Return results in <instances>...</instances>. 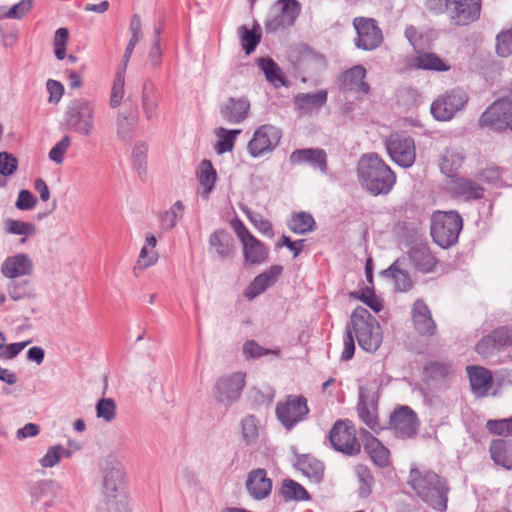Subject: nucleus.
<instances>
[{
	"mask_svg": "<svg viewBox=\"0 0 512 512\" xmlns=\"http://www.w3.org/2000/svg\"><path fill=\"white\" fill-rule=\"evenodd\" d=\"M496 41V53L500 57L510 56L512 54V27L499 33Z\"/></svg>",
	"mask_w": 512,
	"mask_h": 512,
	"instance_id": "nucleus-62",
	"label": "nucleus"
},
{
	"mask_svg": "<svg viewBox=\"0 0 512 512\" xmlns=\"http://www.w3.org/2000/svg\"><path fill=\"white\" fill-rule=\"evenodd\" d=\"M329 440L334 450L347 456H355L361 450L356 429L348 420H338L332 426Z\"/></svg>",
	"mask_w": 512,
	"mask_h": 512,
	"instance_id": "nucleus-13",
	"label": "nucleus"
},
{
	"mask_svg": "<svg viewBox=\"0 0 512 512\" xmlns=\"http://www.w3.org/2000/svg\"><path fill=\"white\" fill-rule=\"evenodd\" d=\"M496 41V53L500 57L510 56L512 54V27L499 33Z\"/></svg>",
	"mask_w": 512,
	"mask_h": 512,
	"instance_id": "nucleus-60",
	"label": "nucleus"
},
{
	"mask_svg": "<svg viewBox=\"0 0 512 512\" xmlns=\"http://www.w3.org/2000/svg\"><path fill=\"white\" fill-rule=\"evenodd\" d=\"M209 247L220 260H227L234 254V238L225 229L215 230L209 237Z\"/></svg>",
	"mask_w": 512,
	"mask_h": 512,
	"instance_id": "nucleus-25",
	"label": "nucleus"
},
{
	"mask_svg": "<svg viewBox=\"0 0 512 512\" xmlns=\"http://www.w3.org/2000/svg\"><path fill=\"white\" fill-rule=\"evenodd\" d=\"M289 229L296 234H307L314 230L315 220L310 213H294L287 222Z\"/></svg>",
	"mask_w": 512,
	"mask_h": 512,
	"instance_id": "nucleus-44",
	"label": "nucleus"
},
{
	"mask_svg": "<svg viewBox=\"0 0 512 512\" xmlns=\"http://www.w3.org/2000/svg\"><path fill=\"white\" fill-rule=\"evenodd\" d=\"M412 319L415 329L422 335H433L436 324L426 303L419 299L412 307Z\"/></svg>",
	"mask_w": 512,
	"mask_h": 512,
	"instance_id": "nucleus-27",
	"label": "nucleus"
},
{
	"mask_svg": "<svg viewBox=\"0 0 512 512\" xmlns=\"http://www.w3.org/2000/svg\"><path fill=\"white\" fill-rule=\"evenodd\" d=\"M464 155L457 149H446L440 160L441 172L448 177H453L464 162Z\"/></svg>",
	"mask_w": 512,
	"mask_h": 512,
	"instance_id": "nucleus-39",
	"label": "nucleus"
},
{
	"mask_svg": "<svg viewBox=\"0 0 512 512\" xmlns=\"http://www.w3.org/2000/svg\"><path fill=\"white\" fill-rule=\"evenodd\" d=\"M125 72L124 69H118L113 82L110 106L116 108L120 105L124 96Z\"/></svg>",
	"mask_w": 512,
	"mask_h": 512,
	"instance_id": "nucleus-53",
	"label": "nucleus"
},
{
	"mask_svg": "<svg viewBox=\"0 0 512 512\" xmlns=\"http://www.w3.org/2000/svg\"><path fill=\"white\" fill-rule=\"evenodd\" d=\"M57 484L53 480H41L34 483L29 491L31 504L34 506L43 499L53 500L57 493Z\"/></svg>",
	"mask_w": 512,
	"mask_h": 512,
	"instance_id": "nucleus-38",
	"label": "nucleus"
},
{
	"mask_svg": "<svg viewBox=\"0 0 512 512\" xmlns=\"http://www.w3.org/2000/svg\"><path fill=\"white\" fill-rule=\"evenodd\" d=\"M250 111V102L245 97H229L220 104L219 113L223 121L237 125L244 122Z\"/></svg>",
	"mask_w": 512,
	"mask_h": 512,
	"instance_id": "nucleus-18",
	"label": "nucleus"
},
{
	"mask_svg": "<svg viewBox=\"0 0 512 512\" xmlns=\"http://www.w3.org/2000/svg\"><path fill=\"white\" fill-rule=\"evenodd\" d=\"M71 145V138L69 135H65L62 139L57 142L49 151L48 157L51 161L56 164H62L64 156Z\"/></svg>",
	"mask_w": 512,
	"mask_h": 512,
	"instance_id": "nucleus-63",
	"label": "nucleus"
},
{
	"mask_svg": "<svg viewBox=\"0 0 512 512\" xmlns=\"http://www.w3.org/2000/svg\"><path fill=\"white\" fill-rule=\"evenodd\" d=\"M147 147L144 143L136 144L132 150V165L140 177L146 174Z\"/></svg>",
	"mask_w": 512,
	"mask_h": 512,
	"instance_id": "nucleus-57",
	"label": "nucleus"
},
{
	"mask_svg": "<svg viewBox=\"0 0 512 512\" xmlns=\"http://www.w3.org/2000/svg\"><path fill=\"white\" fill-rule=\"evenodd\" d=\"M405 262V258H399L381 272L382 276L394 281L395 289L400 292H406L412 287V280L405 269Z\"/></svg>",
	"mask_w": 512,
	"mask_h": 512,
	"instance_id": "nucleus-31",
	"label": "nucleus"
},
{
	"mask_svg": "<svg viewBox=\"0 0 512 512\" xmlns=\"http://www.w3.org/2000/svg\"><path fill=\"white\" fill-rule=\"evenodd\" d=\"M390 424L400 438H410L417 431L416 413L408 406H401L390 416Z\"/></svg>",
	"mask_w": 512,
	"mask_h": 512,
	"instance_id": "nucleus-17",
	"label": "nucleus"
},
{
	"mask_svg": "<svg viewBox=\"0 0 512 512\" xmlns=\"http://www.w3.org/2000/svg\"><path fill=\"white\" fill-rule=\"evenodd\" d=\"M240 41L242 45V49L244 52L249 55L255 51L257 45L261 40V33L259 27H254L253 29H249L246 26L239 27Z\"/></svg>",
	"mask_w": 512,
	"mask_h": 512,
	"instance_id": "nucleus-48",
	"label": "nucleus"
},
{
	"mask_svg": "<svg viewBox=\"0 0 512 512\" xmlns=\"http://www.w3.org/2000/svg\"><path fill=\"white\" fill-rule=\"evenodd\" d=\"M216 179V170L214 169L211 161L206 159L203 160L199 166L198 180L200 185L204 188L205 197H207L214 189Z\"/></svg>",
	"mask_w": 512,
	"mask_h": 512,
	"instance_id": "nucleus-45",
	"label": "nucleus"
},
{
	"mask_svg": "<svg viewBox=\"0 0 512 512\" xmlns=\"http://www.w3.org/2000/svg\"><path fill=\"white\" fill-rule=\"evenodd\" d=\"M264 430L261 419L254 414H248L240 421L241 440L247 447L257 446Z\"/></svg>",
	"mask_w": 512,
	"mask_h": 512,
	"instance_id": "nucleus-24",
	"label": "nucleus"
},
{
	"mask_svg": "<svg viewBox=\"0 0 512 512\" xmlns=\"http://www.w3.org/2000/svg\"><path fill=\"white\" fill-rule=\"evenodd\" d=\"M301 12L297 0H278L270 9L265 19L267 33L284 31L293 26Z\"/></svg>",
	"mask_w": 512,
	"mask_h": 512,
	"instance_id": "nucleus-7",
	"label": "nucleus"
},
{
	"mask_svg": "<svg viewBox=\"0 0 512 512\" xmlns=\"http://www.w3.org/2000/svg\"><path fill=\"white\" fill-rule=\"evenodd\" d=\"M7 292L11 299L20 301L35 296L34 284L30 279H13L7 285Z\"/></svg>",
	"mask_w": 512,
	"mask_h": 512,
	"instance_id": "nucleus-37",
	"label": "nucleus"
},
{
	"mask_svg": "<svg viewBox=\"0 0 512 512\" xmlns=\"http://www.w3.org/2000/svg\"><path fill=\"white\" fill-rule=\"evenodd\" d=\"M243 354L246 358L258 359L263 356L273 355L280 357V348L268 349L260 346L254 340H247L243 344Z\"/></svg>",
	"mask_w": 512,
	"mask_h": 512,
	"instance_id": "nucleus-51",
	"label": "nucleus"
},
{
	"mask_svg": "<svg viewBox=\"0 0 512 512\" xmlns=\"http://www.w3.org/2000/svg\"><path fill=\"white\" fill-rule=\"evenodd\" d=\"M64 447L61 445L50 446L45 455L39 460V463L44 468H51L57 465L63 457Z\"/></svg>",
	"mask_w": 512,
	"mask_h": 512,
	"instance_id": "nucleus-64",
	"label": "nucleus"
},
{
	"mask_svg": "<svg viewBox=\"0 0 512 512\" xmlns=\"http://www.w3.org/2000/svg\"><path fill=\"white\" fill-rule=\"evenodd\" d=\"M32 272L33 262L24 253L7 257L1 265L2 275L11 280L30 276Z\"/></svg>",
	"mask_w": 512,
	"mask_h": 512,
	"instance_id": "nucleus-21",
	"label": "nucleus"
},
{
	"mask_svg": "<svg viewBox=\"0 0 512 512\" xmlns=\"http://www.w3.org/2000/svg\"><path fill=\"white\" fill-rule=\"evenodd\" d=\"M466 372L472 393L477 397H485L493 384L491 371L482 366L468 365Z\"/></svg>",
	"mask_w": 512,
	"mask_h": 512,
	"instance_id": "nucleus-22",
	"label": "nucleus"
},
{
	"mask_svg": "<svg viewBox=\"0 0 512 512\" xmlns=\"http://www.w3.org/2000/svg\"><path fill=\"white\" fill-rule=\"evenodd\" d=\"M468 93L462 88H453L439 95L431 104L432 116L438 121H449L468 103Z\"/></svg>",
	"mask_w": 512,
	"mask_h": 512,
	"instance_id": "nucleus-8",
	"label": "nucleus"
},
{
	"mask_svg": "<svg viewBox=\"0 0 512 512\" xmlns=\"http://www.w3.org/2000/svg\"><path fill=\"white\" fill-rule=\"evenodd\" d=\"M240 133V129L218 128L216 130L217 141L214 146L217 154L230 152L234 148L236 138Z\"/></svg>",
	"mask_w": 512,
	"mask_h": 512,
	"instance_id": "nucleus-40",
	"label": "nucleus"
},
{
	"mask_svg": "<svg viewBox=\"0 0 512 512\" xmlns=\"http://www.w3.org/2000/svg\"><path fill=\"white\" fill-rule=\"evenodd\" d=\"M366 69L362 65H355L344 71L340 76V85L345 90H355L358 93L368 94L370 86L364 81Z\"/></svg>",
	"mask_w": 512,
	"mask_h": 512,
	"instance_id": "nucleus-26",
	"label": "nucleus"
},
{
	"mask_svg": "<svg viewBox=\"0 0 512 512\" xmlns=\"http://www.w3.org/2000/svg\"><path fill=\"white\" fill-rule=\"evenodd\" d=\"M496 41V53L500 57L510 56L512 54V27L499 33Z\"/></svg>",
	"mask_w": 512,
	"mask_h": 512,
	"instance_id": "nucleus-61",
	"label": "nucleus"
},
{
	"mask_svg": "<svg viewBox=\"0 0 512 512\" xmlns=\"http://www.w3.org/2000/svg\"><path fill=\"white\" fill-rule=\"evenodd\" d=\"M137 121L138 118L135 115L118 113L116 120L117 136L122 142L129 143L132 140Z\"/></svg>",
	"mask_w": 512,
	"mask_h": 512,
	"instance_id": "nucleus-43",
	"label": "nucleus"
},
{
	"mask_svg": "<svg viewBox=\"0 0 512 512\" xmlns=\"http://www.w3.org/2000/svg\"><path fill=\"white\" fill-rule=\"evenodd\" d=\"M5 229L9 234L26 236L34 234L36 230L33 223L14 219L5 221Z\"/></svg>",
	"mask_w": 512,
	"mask_h": 512,
	"instance_id": "nucleus-58",
	"label": "nucleus"
},
{
	"mask_svg": "<svg viewBox=\"0 0 512 512\" xmlns=\"http://www.w3.org/2000/svg\"><path fill=\"white\" fill-rule=\"evenodd\" d=\"M183 212V203L181 201H176L169 210L158 215L161 228L166 231L173 229L176 226L178 219L182 218Z\"/></svg>",
	"mask_w": 512,
	"mask_h": 512,
	"instance_id": "nucleus-46",
	"label": "nucleus"
},
{
	"mask_svg": "<svg viewBox=\"0 0 512 512\" xmlns=\"http://www.w3.org/2000/svg\"><path fill=\"white\" fill-rule=\"evenodd\" d=\"M511 93L494 101L481 115L479 125L500 132L510 128L512 122V81Z\"/></svg>",
	"mask_w": 512,
	"mask_h": 512,
	"instance_id": "nucleus-9",
	"label": "nucleus"
},
{
	"mask_svg": "<svg viewBox=\"0 0 512 512\" xmlns=\"http://www.w3.org/2000/svg\"><path fill=\"white\" fill-rule=\"evenodd\" d=\"M95 105L84 98L71 100L63 115V123L68 130L82 136L91 135L94 129Z\"/></svg>",
	"mask_w": 512,
	"mask_h": 512,
	"instance_id": "nucleus-6",
	"label": "nucleus"
},
{
	"mask_svg": "<svg viewBox=\"0 0 512 512\" xmlns=\"http://www.w3.org/2000/svg\"><path fill=\"white\" fill-rule=\"evenodd\" d=\"M351 330L358 345L366 352L373 353L378 350L382 341V329L377 319L362 307H356L350 317Z\"/></svg>",
	"mask_w": 512,
	"mask_h": 512,
	"instance_id": "nucleus-4",
	"label": "nucleus"
},
{
	"mask_svg": "<svg viewBox=\"0 0 512 512\" xmlns=\"http://www.w3.org/2000/svg\"><path fill=\"white\" fill-rule=\"evenodd\" d=\"M259 66L263 71L265 78L276 88L286 85L285 78L283 77L280 67L272 58H260Z\"/></svg>",
	"mask_w": 512,
	"mask_h": 512,
	"instance_id": "nucleus-41",
	"label": "nucleus"
},
{
	"mask_svg": "<svg viewBox=\"0 0 512 512\" xmlns=\"http://www.w3.org/2000/svg\"><path fill=\"white\" fill-rule=\"evenodd\" d=\"M362 187L371 195H387L396 183L392 169L376 154H364L357 166Z\"/></svg>",
	"mask_w": 512,
	"mask_h": 512,
	"instance_id": "nucleus-1",
	"label": "nucleus"
},
{
	"mask_svg": "<svg viewBox=\"0 0 512 512\" xmlns=\"http://www.w3.org/2000/svg\"><path fill=\"white\" fill-rule=\"evenodd\" d=\"M279 493L285 502L309 501L311 499L310 494L304 486L293 479L283 480Z\"/></svg>",
	"mask_w": 512,
	"mask_h": 512,
	"instance_id": "nucleus-36",
	"label": "nucleus"
},
{
	"mask_svg": "<svg viewBox=\"0 0 512 512\" xmlns=\"http://www.w3.org/2000/svg\"><path fill=\"white\" fill-rule=\"evenodd\" d=\"M245 373L241 371L225 374L215 383L213 396L215 400L226 408L236 403L245 387Z\"/></svg>",
	"mask_w": 512,
	"mask_h": 512,
	"instance_id": "nucleus-11",
	"label": "nucleus"
},
{
	"mask_svg": "<svg viewBox=\"0 0 512 512\" xmlns=\"http://www.w3.org/2000/svg\"><path fill=\"white\" fill-rule=\"evenodd\" d=\"M328 98L326 90H319L315 93H299L294 98V104L299 111L309 112L321 108Z\"/></svg>",
	"mask_w": 512,
	"mask_h": 512,
	"instance_id": "nucleus-34",
	"label": "nucleus"
},
{
	"mask_svg": "<svg viewBox=\"0 0 512 512\" xmlns=\"http://www.w3.org/2000/svg\"><path fill=\"white\" fill-rule=\"evenodd\" d=\"M391 160L402 168H410L416 160L414 139L405 133H393L385 141Z\"/></svg>",
	"mask_w": 512,
	"mask_h": 512,
	"instance_id": "nucleus-12",
	"label": "nucleus"
},
{
	"mask_svg": "<svg viewBox=\"0 0 512 512\" xmlns=\"http://www.w3.org/2000/svg\"><path fill=\"white\" fill-rule=\"evenodd\" d=\"M408 256L414 267L424 273L432 271L436 264L435 257L432 255L428 246L424 244L412 246L408 252Z\"/></svg>",
	"mask_w": 512,
	"mask_h": 512,
	"instance_id": "nucleus-33",
	"label": "nucleus"
},
{
	"mask_svg": "<svg viewBox=\"0 0 512 512\" xmlns=\"http://www.w3.org/2000/svg\"><path fill=\"white\" fill-rule=\"evenodd\" d=\"M487 430L495 435L510 436L512 439V416L503 419L488 420Z\"/></svg>",
	"mask_w": 512,
	"mask_h": 512,
	"instance_id": "nucleus-56",
	"label": "nucleus"
},
{
	"mask_svg": "<svg viewBox=\"0 0 512 512\" xmlns=\"http://www.w3.org/2000/svg\"><path fill=\"white\" fill-rule=\"evenodd\" d=\"M246 488L253 499L263 500L271 494L272 481L264 469L258 468L248 474Z\"/></svg>",
	"mask_w": 512,
	"mask_h": 512,
	"instance_id": "nucleus-23",
	"label": "nucleus"
},
{
	"mask_svg": "<svg viewBox=\"0 0 512 512\" xmlns=\"http://www.w3.org/2000/svg\"><path fill=\"white\" fill-rule=\"evenodd\" d=\"M158 107V95L157 90L153 85L148 83L144 84L142 93V109L148 120L152 119L156 115Z\"/></svg>",
	"mask_w": 512,
	"mask_h": 512,
	"instance_id": "nucleus-49",
	"label": "nucleus"
},
{
	"mask_svg": "<svg viewBox=\"0 0 512 512\" xmlns=\"http://www.w3.org/2000/svg\"><path fill=\"white\" fill-rule=\"evenodd\" d=\"M446 8L455 25L465 26L479 19L481 0H446Z\"/></svg>",
	"mask_w": 512,
	"mask_h": 512,
	"instance_id": "nucleus-16",
	"label": "nucleus"
},
{
	"mask_svg": "<svg viewBox=\"0 0 512 512\" xmlns=\"http://www.w3.org/2000/svg\"><path fill=\"white\" fill-rule=\"evenodd\" d=\"M282 137L279 128L271 124H263L256 128L248 142V153L252 158H259L272 153Z\"/></svg>",
	"mask_w": 512,
	"mask_h": 512,
	"instance_id": "nucleus-14",
	"label": "nucleus"
},
{
	"mask_svg": "<svg viewBox=\"0 0 512 512\" xmlns=\"http://www.w3.org/2000/svg\"><path fill=\"white\" fill-rule=\"evenodd\" d=\"M463 228V220L457 211H438L431 218V236L441 248L453 246Z\"/></svg>",
	"mask_w": 512,
	"mask_h": 512,
	"instance_id": "nucleus-5",
	"label": "nucleus"
},
{
	"mask_svg": "<svg viewBox=\"0 0 512 512\" xmlns=\"http://www.w3.org/2000/svg\"><path fill=\"white\" fill-rule=\"evenodd\" d=\"M355 474L358 479V494L361 498H367L371 492L372 487L374 485V477L370 471V469L362 464H359L355 467Z\"/></svg>",
	"mask_w": 512,
	"mask_h": 512,
	"instance_id": "nucleus-47",
	"label": "nucleus"
},
{
	"mask_svg": "<svg viewBox=\"0 0 512 512\" xmlns=\"http://www.w3.org/2000/svg\"><path fill=\"white\" fill-rule=\"evenodd\" d=\"M353 27L357 34L354 44L358 49L373 51L382 44L383 33L375 19L355 17L353 19Z\"/></svg>",
	"mask_w": 512,
	"mask_h": 512,
	"instance_id": "nucleus-15",
	"label": "nucleus"
},
{
	"mask_svg": "<svg viewBox=\"0 0 512 512\" xmlns=\"http://www.w3.org/2000/svg\"><path fill=\"white\" fill-rule=\"evenodd\" d=\"M364 437L363 447L372 462L378 467H386L389 464V450L370 432L361 430Z\"/></svg>",
	"mask_w": 512,
	"mask_h": 512,
	"instance_id": "nucleus-28",
	"label": "nucleus"
},
{
	"mask_svg": "<svg viewBox=\"0 0 512 512\" xmlns=\"http://www.w3.org/2000/svg\"><path fill=\"white\" fill-rule=\"evenodd\" d=\"M494 463L505 469H512V439H495L489 447Z\"/></svg>",
	"mask_w": 512,
	"mask_h": 512,
	"instance_id": "nucleus-32",
	"label": "nucleus"
},
{
	"mask_svg": "<svg viewBox=\"0 0 512 512\" xmlns=\"http://www.w3.org/2000/svg\"><path fill=\"white\" fill-rule=\"evenodd\" d=\"M283 267L281 265H272L267 270L257 275L254 280L246 288L244 295L248 300H253L268 288L272 287L282 274Z\"/></svg>",
	"mask_w": 512,
	"mask_h": 512,
	"instance_id": "nucleus-20",
	"label": "nucleus"
},
{
	"mask_svg": "<svg viewBox=\"0 0 512 512\" xmlns=\"http://www.w3.org/2000/svg\"><path fill=\"white\" fill-rule=\"evenodd\" d=\"M95 409L96 416L106 422H111L116 417V403L112 398L99 399L96 403Z\"/></svg>",
	"mask_w": 512,
	"mask_h": 512,
	"instance_id": "nucleus-54",
	"label": "nucleus"
},
{
	"mask_svg": "<svg viewBox=\"0 0 512 512\" xmlns=\"http://www.w3.org/2000/svg\"><path fill=\"white\" fill-rule=\"evenodd\" d=\"M408 484L429 507L438 512L447 510L449 487L444 478L430 470L411 468Z\"/></svg>",
	"mask_w": 512,
	"mask_h": 512,
	"instance_id": "nucleus-2",
	"label": "nucleus"
},
{
	"mask_svg": "<svg viewBox=\"0 0 512 512\" xmlns=\"http://www.w3.org/2000/svg\"><path fill=\"white\" fill-rule=\"evenodd\" d=\"M424 373L433 381H443L452 373V364L448 361H431L425 366Z\"/></svg>",
	"mask_w": 512,
	"mask_h": 512,
	"instance_id": "nucleus-50",
	"label": "nucleus"
},
{
	"mask_svg": "<svg viewBox=\"0 0 512 512\" xmlns=\"http://www.w3.org/2000/svg\"><path fill=\"white\" fill-rule=\"evenodd\" d=\"M102 474V494L107 511L129 512L122 465L114 458L108 459L102 468Z\"/></svg>",
	"mask_w": 512,
	"mask_h": 512,
	"instance_id": "nucleus-3",
	"label": "nucleus"
},
{
	"mask_svg": "<svg viewBox=\"0 0 512 512\" xmlns=\"http://www.w3.org/2000/svg\"><path fill=\"white\" fill-rule=\"evenodd\" d=\"M34 0H20L8 9L4 14H0V19L21 20L32 9Z\"/></svg>",
	"mask_w": 512,
	"mask_h": 512,
	"instance_id": "nucleus-55",
	"label": "nucleus"
},
{
	"mask_svg": "<svg viewBox=\"0 0 512 512\" xmlns=\"http://www.w3.org/2000/svg\"><path fill=\"white\" fill-rule=\"evenodd\" d=\"M500 349V346L496 343L493 331L483 336L475 346V351L483 357H489L493 355L496 350Z\"/></svg>",
	"mask_w": 512,
	"mask_h": 512,
	"instance_id": "nucleus-59",
	"label": "nucleus"
},
{
	"mask_svg": "<svg viewBox=\"0 0 512 512\" xmlns=\"http://www.w3.org/2000/svg\"><path fill=\"white\" fill-rule=\"evenodd\" d=\"M450 191L454 197L465 201L478 200L484 196V188L468 178L459 177L451 182Z\"/></svg>",
	"mask_w": 512,
	"mask_h": 512,
	"instance_id": "nucleus-29",
	"label": "nucleus"
},
{
	"mask_svg": "<svg viewBox=\"0 0 512 512\" xmlns=\"http://www.w3.org/2000/svg\"><path fill=\"white\" fill-rule=\"evenodd\" d=\"M350 297L360 300L376 313L383 309V302L375 295L373 288L367 287L359 292H351Z\"/></svg>",
	"mask_w": 512,
	"mask_h": 512,
	"instance_id": "nucleus-52",
	"label": "nucleus"
},
{
	"mask_svg": "<svg viewBox=\"0 0 512 512\" xmlns=\"http://www.w3.org/2000/svg\"><path fill=\"white\" fill-rule=\"evenodd\" d=\"M309 412L307 399L303 395H288L285 401L277 403L275 409L277 419L287 430L305 420Z\"/></svg>",
	"mask_w": 512,
	"mask_h": 512,
	"instance_id": "nucleus-10",
	"label": "nucleus"
},
{
	"mask_svg": "<svg viewBox=\"0 0 512 512\" xmlns=\"http://www.w3.org/2000/svg\"><path fill=\"white\" fill-rule=\"evenodd\" d=\"M414 64L417 68L423 70H432L437 72L450 70V65L434 53H423L418 55L414 59Z\"/></svg>",
	"mask_w": 512,
	"mask_h": 512,
	"instance_id": "nucleus-42",
	"label": "nucleus"
},
{
	"mask_svg": "<svg viewBox=\"0 0 512 512\" xmlns=\"http://www.w3.org/2000/svg\"><path fill=\"white\" fill-rule=\"evenodd\" d=\"M289 161L293 165L308 164L322 174L328 171L327 154L321 148L296 149L290 154Z\"/></svg>",
	"mask_w": 512,
	"mask_h": 512,
	"instance_id": "nucleus-19",
	"label": "nucleus"
},
{
	"mask_svg": "<svg viewBox=\"0 0 512 512\" xmlns=\"http://www.w3.org/2000/svg\"><path fill=\"white\" fill-rule=\"evenodd\" d=\"M294 466L313 483L318 484L323 480V463L309 454L297 455Z\"/></svg>",
	"mask_w": 512,
	"mask_h": 512,
	"instance_id": "nucleus-30",
	"label": "nucleus"
},
{
	"mask_svg": "<svg viewBox=\"0 0 512 512\" xmlns=\"http://www.w3.org/2000/svg\"><path fill=\"white\" fill-rule=\"evenodd\" d=\"M242 247L246 265H260L268 258L267 248L257 238L251 242L245 243Z\"/></svg>",
	"mask_w": 512,
	"mask_h": 512,
	"instance_id": "nucleus-35",
	"label": "nucleus"
}]
</instances>
